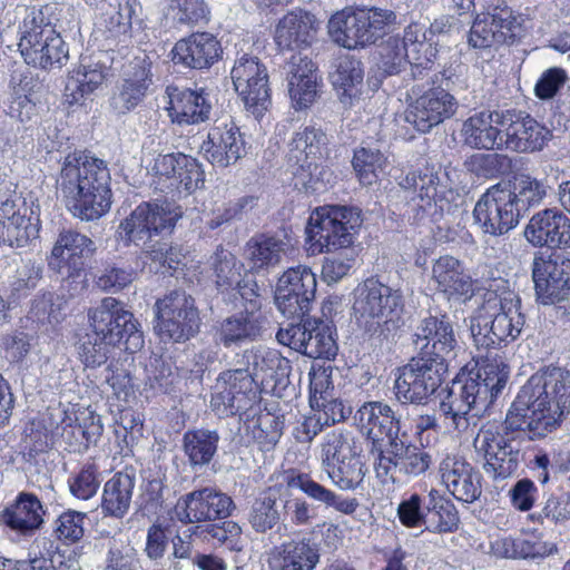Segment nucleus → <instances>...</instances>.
<instances>
[{
    "label": "nucleus",
    "instance_id": "f257e3e1",
    "mask_svg": "<svg viewBox=\"0 0 570 570\" xmlns=\"http://www.w3.org/2000/svg\"><path fill=\"white\" fill-rule=\"evenodd\" d=\"M570 407V374L560 367L534 373L521 387L505 416L507 430L527 428L531 439L556 431Z\"/></svg>",
    "mask_w": 570,
    "mask_h": 570
},
{
    "label": "nucleus",
    "instance_id": "f03ea898",
    "mask_svg": "<svg viewBox=\"0 0 570 570\" xmlns=\"http://www.w3.org/2000/svg\"><path fill=\"white\" fill-rule=\"evenodd\" d=\"M109 180L110 174L104 160L75 151L66 156L57 187L71 214L88 222L109 210Z\"/></svg>",
    "mask_w": 570,
    "mask_h": 570
},
{
    "label": "nucleus",
    "instance_id": "7ed1b4c3",
    "mask_svg": "<svg viewBox=\"0 0 570 570\" xmlns=\"http://www.w3.org/2000/svg\"><path fill=\"white\" fill-rule=\"evenodd\" d=\"M88 318L92 333L83 335L77 346L78 357L86 367L96 368L105 364L117 344L124 343L129 353L144 346L139 323L120 301L104 298L89 309Z\"/></svg>",
    "mask_w": 570,
    "mask_h": 570
},
{
    "label": "nucleus",
    "instance_id": "20e7f679",
    "mask_svg": "<svg viewBox=\"0 0 570 570\" xmlns=\"http://www.w3.org/2000/svg\"><path fill=\"white\" fill-rule=\"evenodd\" d=\"M509 370L501 357L488 356L480 365L475 376L454 382L439 406L440 415L446 428L458 433L470 426V412L485 411L507 384Z\"/></svg>",
    "mask_w": 570,
    "mask_h": 570
},
{
    "label": "nucleus",
    "instance_id": "39448f33",
    "mask_svg": "<svg viewBox=\"0 0 570 570\" xmlns=\"http://www.w3.org/2000/svg\"><path fill=\"white\" fill-rule=\"evenodd\" d=\"M180 217V209L170 203H142L120 222L117 235L125 245L141 247L149 259L176 271L184 258L181 249L154 237L169 235Z\"/></svg>",
    "mask_w": 570,
    "mask_h": 570
},
{
    "label": "nucleus",
    "instance_id": "423d86ee",
    "mask_svg": "<svg viewBox=\"0 0 570 570\" xmlns=\"http://www.w3.org/2000/svg\"><path fill=\"white\" fill-rule=\"evenodd\" d=\"M52 4L42 7H17L21 17L18 24V47L26 63L41 69L60 67L68 60V49L61 36L55 29Z\"/></svg>",
    "mask_w": 570,
    "mask_h": 570
},
{
    "label": "nucleus",
    "instance_id": "0eeeda50",
    "mask_svg": "<svg viewBox=\"0 0 570 570\" xmlns=\"http://www.w3.org/2000/svg\"><path fill=\"white\" fill-rule=\"evenodd\" d=\"M403 296L382 283L367 279L357 287L353 311L361 328L370 336L387 340L401 326Z\"/></svg>",
    "mask_w": 570,
    "mask_h": 570
},
{
    "label": "nucleus",
    "instance_id": "6e6552de",
    "mask_svg": "<svg viewBox=\"0 0 570 570\" xmlns=\"http://www.w3.org/2000/svg\"><path fill=\"white\" fill-rule=\"evenodd\" d=\"M361 225V212L355 207H318L311 214L306 227L308 249L313 254L346 250L354 243L355 233Z\"/></svg>",
    "mask_w": 570,
    "mask_h": 570
},
{
    "label": "nucleus",
    "instance_id": "1a4fd4ad",
    "mask_svg": "<svg viewBox=\"0 0 570 570\" xmlns=\"http://www.w3.org/2000/svg\"><path fill=\"white\" fill-rule=\"evenodd\" d=\"M327 137L315 126L299 128L288 145V166L295 187L317 190V184H331L333 173L322 165Z\"/></svg>",
    "mask_w": 570,
    "mask_h": 570
},
{
    "label": "nucleus",
    "instance_id": "9d476101",
    "mask_svg": "<svg viewBox=\"0 0 570 570\" xmlns=\"http://www.w3.org/2000/svg\"><path fill=\"white\" fill-rule=\"evenodd\" d=\"M395 19V13L387 9L345 8L331 17L328 33L338 46L356 49L375 42L380 32Z\"/></svg>",
    "mask_w": 570,
    "mask_h": 570
},
{
    "label": "nucleus",
    "instance_id": "9b49d317",
    "mask_svg": "<svg viewBox=\"0 0 570 570\" xmlns=\"http://www.w3.org/2000/svg\"><path fill=\"white\" fill-rule=\"evenodd\" d=\"M523 326L520 298L514 296L488 301L473 320L471 332L478 344L490 346L514 341Z\"/></svg>",
    "mask_w": 570,
    "mask_h": 570
},
{
    "label": "nucleus",
    "instance_id": "f8f14e48",
    "mask_svg": "<svg viewBox=\"0 0 570 570\" xmlns=\"http://www.w3.org/2000/svg\"><path fill=\"white\" fill-rule=\"evenodd\" d=\"M155 332L164 342L183 343L199 330L200 317L195 299L184 291H173L154 306Z\"/></svg>",
    "mask_w": 570,
    "mask_h": 570
},
{
    "label": "nucleus",
    "instance_id": "ddd939ff",
    "mask_svg": "<svg viewBox=\"0 0 570 570\" xmlns=\"http://www.w3.org/2000/svg\"><path fill=\"white\" fill-rule=\"evenodd\" d=\"M523 17L513 11L504 0H493L484 12L474 19L469 33L473 48L485 49L513 42L522 31Z\"/></svg>",
    "mask_w": 570,
    "mask_h": 570
},
{
    "label": "nucleus",
    "instance_id": "4468645a",
    "mask_svg": "<svg viewBox=\"0 0 570 570\" xmlns=\"http://www.w3.org/2000/svg\"><path fill=\"white\" fill-rule=\"evenodd\" d=\"M473 446L483 470L493 480H504L518 470L520 449L514 440L495 426H482L474 438Z\"/></svg>",
    "mask_w": 570,
    "mask_h": 570
},
{
    "label": "nucleus",
    "instance_id": "2eb2a0df",
    "mask_svg": "<svg viewBox=\"0 0 570 570\" xmlns=\"http://www.w3.org/2000/svg\"><path fill=\"white\" fill-rule=\"evenodd\" d=\"M514 193L500 184L487 189L473 209L475 224L490 236L508 234L518 224L521 216Z\"/></svg>",
    "mask_w": 570,
    "mask_h": 570
},
{
    "label": "nucleus",
    "instance_id": "dca6fc26",
    "mask_svg": "<svg viewBox=\"0 0 570 570\" xmlns=\"http://www.w3.org/2000/svg\"><path fill=\"white\" fill-rule=\"evenodd\" d=\"M442 362L432 357L412 358L399 368L394 381V394L402 404H423L440 386Z\"/></svg>",
    "mask_w": 570,
    "mask_h": 570
},
{
    "label": "nucleus",
    "instance_id": "f3484780",
    "mask_svg": "<svg viewBox=\"0 0 570 570\" xmlns=\"http://www.w3.org/2000/svg\"><path fill=\"white\" fill-rule=\"evenodd\" d=\"M230 77L246 109L255 118L262 117L271 106L266 67L256 57L243 55L235 61Z\"/></svg>",
    "mask_w": 570,
    "mask_h": 570
},
{
    "label": "nucleus",
    "instance_id": "a211bd4d",
    "mask_svg": "<svg viewBox=\"0 0 570 570\" xmlns=\"http://www.w3.org/2000/svg\"><path fill=\"white\" fill-rule=\"evenodd\" d=\"M94 252L95 244L88 236L71 229L62 230L47 258L48 267L63 279H78L83 287L86 261Z\"/></svg>",
    "mask_w": 570,
    "mask_h": 570
},
{
    "label": "nucleus",
    "instance_id": "6ab92c4d",
    "mask_svg": "<svg viewBox=\"0 0 570 570\" xmlns=\"http://www.w3.org/2000/svg\"><path fill=\"white\" fill-rule=\"evenodd\" d=\"M277 341L311 358L334 357L337 352L331 327L320 320H304L297 324H289L279 328Z\"/></svg>",
    "mask_w": 570,
    "mask_h": 570
},
{
    "label": "nucleus",
    "instance_id": "aec40b11",
    "mask_svg": "<svg viewBox=\"0 0 570 570\" xmlns=\"http://www.w3.org/2000/svg\"><path fill=\"white\" fill-rule=\"evenodd\" d=\"M432 463V456L423 449L404 441L393 440L380 449L375 458L374 469L376 476L382 482L395 481V473L406 476H419L424 474Z\"/></svg>",
    "mask_w": 570,
    "mask_h": 570
},
{
    "label": "nucleus",
    "instance_id": "412c9836",
    "mask_svg": "<svg viewBox=\"0 0 570 570\" xmlns=\"http://www.w3.org/2000/svg\"><path fill=\"white\" fill-rule=\"evenodd\" d=\"M256 399L253 379L245 372L229 370L218 376L210 406L220 417L242 415L252 409Z\"/></svg>",
    "mask_w": 570,
    "mask_h": 570
},
{
    "label": "nucleus",
    "instance_id": "4be33fe9",
    "mask_svg": "<svg viewBox=\"0 0 570 570\" xmlns=\"http://www.w3.org/2000/svg\"><path fill=\"white\" fill-rule=\"evenodd\" d=\"M413 345L422 354L421 357H432L445 365L458 346L449 317L430 315L421 320L413 334Z\"/></svg>",
    "mask_w": 570,
    "mask_h": 570
},
{
    "label": "nucleus",
    "instance_id": "5701e85b",
    "mask_svg": "<svg viewBox=\"0 0 570 570\" xmlns=\"http://www.w3.org/2000/svg\"><path fill=\"white\" fill-rule=\"evenodd\" d=\"M234 508L230 497L214 488H204L179 498L175 515L181 523H197L226 518Z\"/></svg>",
    "mask_w": 570,
    "mask_h": 570
},
{
    "label": "nucleus",
    "instance_id": "b1692460",
    "mask_svg": "<svg viewBox=\"0 0 570 570\" xmlns=\"http://www.w3.org/2000/svg\"><path fill=\"white\" fill-rule=\"evenodd\" d=\"M458 107L459 102L453 95L441 87H433L409 105L405 120L416 130L428 132L454 116Z\"/></svg>",
    "mask_w": 570,
    "mask_h": 570
},
{
    "label": "nucleus",
    "instance_id": "393cba45",
    "mask_svg": "<svg viewBox=\"0 0 570 570\" xmlns=\"http://www.w3.org/2000/svg\"><path fill=\"white\" fill-rule=\"evenodd\" d=\"M202 149L216 167L226 168L247 154L246 141L235 122L226 117L210 127Z\"/></svg>",
    "mask_w": 570,
    "mask_h": 570
},
{
    "label": "nucleus",
    "instance_id": "a878e982",
    "mask_svg": "<svg viewBox=\"0 0 570 570\" xmlns=\"http://www.w3.org/2000/svg\"><path fill=\"white\" fill-rule=\"evenodd\" d=\"M150 170L158 178L157 183L163 184L159 187L163 191L180 187L191 191L204 184V171L199 163L181 153L158 155Z\"/></svg>",
    "mask_w": 570,
    "mask_h": 570
},
{
    "label": "nucleus",
    "instance_id": "bb28decb",
    "mask_svg": "<svg viewBox=\"0 0 570 570\" xmlns=\"http://www.w3.org/2000/svg\"><path fill=\"white\" fill-rule=\"evenodd\" d=\"M525 239L535 247L570 248V219L558 208L534 214L524 228Z\"/></svg>",
    "mask_w": 570,
    "mask_h": 570
},
{
    "label": "nucleus",
    "instance_id": "cd10ccee",
    "mask_svg": "<svg viewBox=\"0 0 570 570\" xmlns=\"http://www.w3.org/2000/svg\"><path fill=\"white\" fill-rule=\"evenodd\" d=\"M316 65L303 52L292 55L285 65L287 91L296 110L308 108L316 99L320 78Z\"/></svg>",
    "mask_w": 570,
    "mask_h": 570
},
{
    "label": "nucleus",
    "instance_id": "c85d7f7f",
    "mask_svg": "<svg viewBox=\"0 0 570 570\" xmlns=\"http://www.w3.org/2000/svg\"><path fill=\"white\" fill-rule=\"evenodd\" d=\"M532 277L535 293L542 304L563 301L570 291V261L557 258H535Z\"/></svg>",
    "mask_w": 570,
    "mask_h": 570
},
{
    "label": "nucleus",
    "instance_id": "c756f323",
    "mask_svg": "<svg viewBox=\"0 0 570 570\" xmlns=\"http://www.w3.org/2000/svg\"><path fill=\"white\" fill-rule=\"evenodd\" d=\"M442 484L459 501L473 503L482 493L481 474L465 460L446 455L439 466Z\"/></svg>",
    "mask_w": 570,
    "mask_h": 570
},
{
    "label": "nucleus",
    "instance_id": "7c9ffc66",
    "mask_svg": "<svg viewBox=\"0 0 570 570\" xmlns=\"http://www.w3.org/2000/svg\"><path fill=\"white\" fill-rule=\"evenodd\" d=\"M355 423L361 432L371 439L380 452L385 444H390L397 439L400 431L399 419L390 405L383 402H366L357 411L354 416Z\"/></svg>",
    "mask_w": 570,
    "mask_h": 570
},
{
    "label": "nucleus",
    "instance_id": "2f4dec72",
    "mask_svg": "<svg viewBox=\"0 0 570 570\" xmlns=\"http://www.w3.org/2000/svg\"><path fill=\"white\" fill-rule=\"evenodd\" d=\"M239 364L245 367L235 368L247 373L253 379V386L261 384L266 387H274L287 377L289 372V362L277 351L257 347L245 351Z\"/></svg>",
    "mask_w": 570,
    "mask_h": 570
},
{
    "label": "nucleus",
    "instance_id": "473e14b6",
    "mask_svg": "<svg viewBox=\"0 0 570 570\" xmlns=\"http://www.w3.org/2000/svg\"><path fill=\"white\" fill-rule=\"evenodd\" d=\"M504 147L514 151L540 150L550 131L529 115L504 110Z\"/></svg>",
    "mask_w": 570,
    "mask_h": 570
},
{
    "label": "nucleus",
    "instance_id": "72a5a7b5",
    "mask_svg": "<svg viewBox=\"0 0 570 570\" xmlns=\"http://www.w3.org/2000/svg\"><path fill=\"white\" fill-rule=\"evenodd\" d=\"M317 29L318 21L314 14L303 9H294L278 20L274 40L282 50L302 52L312 45Z\"/></svg>",
    "mask_w": 570,
    "mask_h": 570
},
{
    "label": "nucleus",
    "instance_id": "f704fd0d",
    "mask_svg": "<svg viewBox=\"0 0 570 570\" xmlns=\"http://www.w3.org/2000/svg\"><path fill=\"white\" fill-rule=\"evenodd\" d=\"M431 281L449 301H465L473 295V281L464 264L452 255H443L432 264Z\"/></svg>",
    "mask_w": 570,
    "mask_h": 570
},
{
    "label": "nucleus",
    "instance_id": "c9c22d12",
    "mask_svg": "<svg viewBox=\"0 0 570 570\" xmlns=\"http://www.w3.org/2000/svg\"><path fill=\"white\" fill-rule=\"evenodd\" d=\"M504 110L481 111L469 117L462 126L464 142L479 149L504 147Z\"/></svg>",
    "mask_w": 570,
    "mask_h": 570
},
{
    "label": "nucleus",
    "instance_id": "e433bc0d",
    "mask_svg": "<svg viewBox=\"0 0 570 570\" xmlns=\"http://www.w3.org/2000/svg\"><path fill=\"white\" fill-rule=\"evenodd\" d=\"M220 52L218 40L208 32H196L180 39L171 50L174 63L193 69L212 66Z\"/></svg>",
    "mask_w": 570,
    "mask_h": 570
},
{
    "label": "nucleus",
    "instance_id": "4c0bfd02",
    "mask_svg": "<svg viewBox=\"0 0 570 570\" xmlns=\"http://www.w3.org/2000/svg\"><path fill=\"white\" fill-rule=\"evenodd\" d=\"M168 114L174 122L195 125L209 118L212 104L203 91L167 87Z\"/></svg>",
    "mask_w": 570,
    "mask_h": 570
},
{
    "label": "nucleus",
    "instance_id": "58836bf2",
    "mask_svg": "<svg viewBox=\"0 0 570 570\" xmlns=\"http://www.w3.org/2000/svg\"><path fill=\"white\" fill-rule=\"evenodd\" d=\"M213 268L216 284L222 291H235L242 298L252 301L257 296V284L245 274L243 277V264L226 249H218L213 257Z\"/></svg>",
    "mask_w": 570,
    "mask_h": 570
},
{
    "label": "nucleus",
    "instance_id": "ea45409f",
    "mask_svg": "<svg viewBox=\"0 0 570 570\" xmlns=\"http://www.w3.org/2000/svg\"><path fill=\"white\" fill-rule=\"evenodd\" d=\"M400 186L424 214L434 216L444 210L443 187L434 173L409 174L400 181Z\"/></svg>",
    "mask_w": 570,
    "mask_h": 570
},
{
    "label": "nucleus",
    "instance_id": "a19ab883",
    "mask_svg": "<svg viewBox=\"0 0 570 570\" xmlns=\"http://www.w3.org/2000/svg\"><path fill=\"white\" fill-rule=\"evenodd\" d=\"M45 508L33 493L21 492L12 504L2 512V521L11 530L22 534H33L43 523Z\"/></svg>",
    "mask_w": 570,
    "mask_h": 570
},
{
    "label": "nucleus",
    "instance_id": "79ce46f5",
    "mask_svg": "<svg viewBox=\"0 0 570 570\" xmlns=\"http://www.w3.org/2000/svg\"><path fill=\"white\" fill-rule=\"evenodd\" d=\"M320 562L318 549L309 540H288L269 553L273 570H314Z\"/></svg>",
    "mask_w": 570,
    "mask_h": 570
},
{
    "label": "nucleus",
    "instance_id": "37998d69",
    "mask_svg": "<svg viewBox=\"0 0 570 570\" xmlns=\"http://www.w3.org/2000/svg\"><path fill=\"white\" fill-rule=\"evenodd\" d=\"M334 67L331 81L338 99L345 107H353L363 94V65L355 57L345 55L337 58Z\"/></svg>",
    "mask_w": 570,
    "mask_h": 570
},
{
    "label": "nucleus",
    "instance_id": "c03bdc74",
    "mask_svg": "<svg viewBox=\"0 0 570 570\" xmlns=\"http://www.w3.org/2000/svg\"><path fill=\"white\" fill-rule=\"evenodd\" d=\"M151 83V62L147 57L135 58L126 75L118 95L112 98V107L125 114L136 107Z\"/></svg>",
    "mask_w": 570,
    "mask_h": 570
},
{
    "label": "nucleus",
    "instance_id": "a18cd8bd",
    "mask_svg": "<svg viewBox=\"0 0 570 570\" xmlns=\"http://www.w3.org/2000/svg\"><path fill=\"white\" fill-rule=\"evenodd\" d=\"M285 481L288 488L299 489L308 498L344 514H353L358 508L356 499L344 498L314 481L308 474L291 472Z\"/></svg>",
    "mask_w": 570,
    "mask_h": 570
},
{
    "label": "nucleus",
    "instance_id": "49530a36",
    "mask_svg": "<svg viewBox=\"0 0 570 570\" xmlns=\"http://www.w3.org/2000/svg\"><path fill=\"white\" fill-rule=\"evenodd\" d=\"M109 75V69L99 61L89 60L82 62L66 85L65 96L69 104H79L82 98L89 96L104 85Z\"/></svg>",
    "mask_w": 570,
    "mask_h": 570
},
{
    "label": "nucleus",
    "instance_id": "de8ad7c7",
    "mask_svg": "<svg viewBox=\"0 0 570 570\" xmlns=\"http://www.w3.org/2000/svg\"><path fill=\"white\" fill-rule=\"evenodd\" d=\"M135 480L127 473H116L104 487L101 511L106 515L122 518L129 510Z\"/></svg>",
    "mask_w": 570,
    "mask_h": 570
},
{
    "label": "nucleus",
    "instance_id": "09e8293b",
    "mask_svg": "<svg viewBox=\"0 0 570 570\" xmlns=\"http://www.w3.org/2000/svg\"><path fill=\"white\" fill-rule=\"evenodd\" d=\"M287 244L274 236H257L252 238L245 249L250 268L258 272L278 265L286 252Z\"/></svg>",
    "mask_w": 570,
    "mask_h": 570
},
{
    "label": "nucleus",
    "instance_id": "8fccbe9b",
    "mask_svg": "<svg viewBox=\"0 0 570 570\" xmlns=\"http://www.w3.org/2000/svg\"><path fill=\"white\" fill-rule=\"evenodd\" d=\"M328 384V376L324 372L314 374L311 380V405L313 409L317 407L316 411L326 425L344 421L352 413V407L345 405L342 401L336 399L327 400L326 391L323 387L325 385L327 387Z\"/></svg>",
    "mask_w": 570,
    "mask_h": 570
},
{
    "label": "nucleus",
    "instance_id": "3c124183",
    "mask_svg": "<svg viewBox=\"0 0 570 570\" xmlns=\"http://www.w3.org/2000/svg\"><path fill=\"white\" fill-rule=\"evenodd\" d=\"M435 56L436 49L426 39H423L394 51L392 62H384V70L390 75L396 73L403 63L407 62L413 67V76H421L422 70L429 68Z\"/></svg>",
    "mask_w": 570,
    "mask_h": 570
},
{
    "label": "nucleus",
    "instance_id": "603ef678",
    "mask_svg": "<svg viewBox=\"0 0 570 570\" xmlns=\"http://www.w3.org/2000/svg\"><path fill=\"white\" fill-rule=\"evenodd\" d=\"M218 442L217 431L198 429L184 434L183 448L193 465H205L215 455Z\"/></svg>",
    "mask_w": 570,
    "mask_h": 570
},
{
    "label": "nucleus",
    "instance_id": "864d4df0",
    "mask_svg": "<svg viewBox=\"0 0 570 570\" xmlns=\"http://www.w3.org/2000/svg\"><path fill=\"white\" fill-rule=\"evenodd\" d=\"M362 449L354 435L344 430L328 432L321 443V461L323 468L347 458L361 454Z\"/></svg>",
    "mask_w": 570,
    "mask_h": 570
},
{
    "label": "nucleus",
    "instance_id": "5fc2aeb1",
    "mask_svg": "<svg viewBox=\"0 0 570 570\" xmlns=\"http://www.w3.org/2000/svg\"><path fill=\"white\" fill-rule=\"evenodd\" d=\"M277 499V490L268 488L253 501L248 513V522L256 532L265 533L278 523L281 514L276 507Z\"/></svg>",
    "mask_w": 570,
    "mask_h": 570
},
{
    "label": "nucleus",
    "instance_id": "6e6d98bb",
    "mask_svg": "<svg viewBox=\"0 0 570 570\" xmlns=\"http://www.w3.org/2000/svg\"><path fill=\"white\" fill-rule=\"evenodd\" d=\"M324 470L333 484L343 491L358 488L366 474V469L360 454L332 463L324 468Z\"/></svg>",
    "mask_w": 570,
    "mask_h": 570
},
{
    "label": "nucleus",
    "instance_id": "4d7b16f0",
    "mask_svg": "<svg viewBox=\"0 0 570 570\" xmlns=\"http://www.w3.org/2000/svg\"><path fill=\"white\" fill-rule=\"evenodd\" d=\"M259 333L258 320L254 314L240 313L225 320L220 326L219 341L229 347L247 340L255 338Z\"/></svg>",
    "mask_w": 570,
    "mask_h": 570
},
{
    "label": "nucleus",
    "instance_id": "13d9d810",
    "mask_svg": "<svg viewBox=\"0 0 570 570\" xmlns=\"http://www.w3.org/2000/svg\"><path fill=\"white\" fill-rule=\"evenodd\" d=\"M352 164L360 183L371 186L384 173L387 159L377 149L362 147L355 150Z\"/></svg>",
    "mask_w": 570,
    "mask_h": 570
},
{
    "label": "nucleus",
    "instance_id": "bf43d9fd",
    "mask_svg": "<svg viewBox=\"0 0 570 570\" xmlns=\"http://www.w3.org/2000/svg\"><path fill=\"white\" fill-rule=\"evenodd\" d=\"M37 234V226L31 224L26 214L20 213L7 222L0 220L1 242L8 243L11 247L26 246Z\"/></svg>",
    "mask_w": 570,
    "mask_h": 570
},
{
    "label": "nucleus",
    "instance_id": "052dcab7",
    "mask_svg": "<svg viewBox=\"0 0 570 570\" xmlns=\"http://www.w3.org/2000/svg\"><path fill=\"white\" fill-rule=\"evenodd\" d=\"M549 186L529 175H520L515 178L514 189L512 190L515 196V203L520 212L528 209L531 206L539 205L547 196Z\"/></svg>",
    "mask_w": 570,
    "mask_h": 570
},
{
    "label": "nucleus",
    "instance_id": "680f3d73",
    "mask_svg": "<svg viewBox=\"0 0 570 570\" xmlns=\"http://www.w3.org/2000/svg\"><path fill=\"white\" fill-rule=\"evenodd\" d=\"M314 297L306 294H293L288 289L276 285L274 301L277 309L287 318L301 320L307 315Z\"/></svg>",
    "mask_w": 570,
    "mask_h": 570
},
{
    "label": "nucleus",
    "instance_id": "e2e57ef3",
    "mask_svg": "<svg viewBox=\"0 0 570 570\" xmlns=\"http://www.w3.org/2000/svg\"><path fill=\"white\" fill-rule=\"evenodd\" d=\"M276 285L288 289L293 294L299 293L315 297L316 275L308 266L297 265L286 269Z\"/></svg>",
    "mask_w": 570,
    "mask_h": 570
},
{
    "label": "nucleus",
    "instance_id": "0e129e2a",
    "mask_svg": "<svg viewBox=\"0 0 570 570\" xmlns=\"http://www.w3.org/2000/svg\"><path fill=\"white\" fill-rule=\"evenodd\" d=\"M246 430L252 429V438L261 450L269 451L282 436L283 423L275 416L266 414L245 424Z\"/></svg>",
    "mask_w": 570,
    "mask_h": 570
},
{
    "label": "nucleus",
    "instance_id": "69168bd1",
    "mask_svg": "<svg viewBox=\"0 0 570 570\" xmlns=\"http://www.w3.org/2000/svg\"><path fill=\"white\" fill-rule=\"evenodd\" d=\"M137 4L131 0H124L117 8L106 13L105 26L114 37L130 36L132 18L136 14Z\"/></svg>",
    "mask_w": 570,
    "mask_h": 570
},
{
    "label": "nucleus",
    "instance_id": "338daca9",
    "mask_svg": "<svg viewBox=\"0 0 570 570\" xmlns=\"http://www.w3.org/2000/svg\"><path fill=\"white\" fill-rule=\"evenodd\" d=\"M423 505V499L417 493L403 498L397 505L396 514L402 525L406 528H420L425 524L428 511Z\"/></svg>",
    "mask_w": 570,
    "mask_h": 570
},
{
    "label": "nucleus",
    "instance_id": "774afa93",
    "mask_svg": "<svg viewBox=\"0 0 570 570\" xmlns=\"http://www.w3.org/2000/svg\"><path fill=\"white\" fill-rule=\"evenodd\" d=\"M139 559L134 548L110 546L104 561L102 570H138Z\"/></svg>",
    "mask_w": 570,
    "mask_h": 570
}]
</instances>
